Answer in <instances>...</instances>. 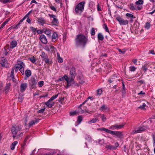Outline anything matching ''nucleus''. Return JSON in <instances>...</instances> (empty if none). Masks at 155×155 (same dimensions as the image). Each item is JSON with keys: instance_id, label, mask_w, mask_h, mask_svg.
Masks as SVG:
<instances>
[{"instance_id": "1", "label": "nucleus", "mask_w": 155, "mask_h": 155, "mask_svg": "<svg viewBox=\"0 0 155 155\" xmlns=\"http://www.w3.org/2000/svg\"><path fill=\"white\" fill-rule=\"evenodd\" d=\"M75 41L77 45L84 46L87 42L88 39L83 35L80 34L77 36Z\"/></svg>"}, {"instance_id": "2", "label": "nucleus", "mask_w": 155, "mask_h": 155, "mask_svg": "<svg viewBox=\"0 0 155 155\" xmlns=\"http://www.w3.org/2000/svg\"><path fill=\"white\" fill-rule=\"evenodd\" d=\"M85 3L84 2H82L76 6L75 11L77 14H80L83 11Z\"/></svg>"}, {"instance_id": "3", "label": "nucleus", "mask_w": 155, "mask_h": 155, "mask_svg": "<svg viewBox=\"0 0 155 155\" xmlns=\"http://www.w3.org/2000/svg\"><path fill=\"white\" fill-rule=\"evenodd\" d=\"M148 127H147L145 126L140 127H138L137 130H133L131 132V134H137L141 133L142 132L144 131Z\"/></svg>"}, {"instance_id": "4", "label": "nucleus", "mask_w": 155, "mask_h": 155, "mask_svg": "<svg viewBox=\"0 0 155 155\" xmlns=\"http://www.w3.org/2000/svg\"><path fill=\"white\" fill-rule=\"evenodd\" d=\"M86 101H85L82 104H81L79 107V108L80 109L79 110V112L80 113H83L85 112H87L89 114H91V111H89L87 110H86V107L84 106H82L86 102Z\"/></svg>"}, {"instance_id": "5", "label": "nucleus", "mask_w": 155, "mask_h": 155, "mask_svg": "<svg viewBox=\"0 0 155 155\" xmlns=\"http://www.w3.org/2000/svg\"><path fill=\"white\" fill-rule=\"evenodd\" d=\"M50 18H53V20L51 22V24L55 26H57L59 23L57 19L56 16L53 15H49Z\"/></svg>"}, {"instance_id": "6", "label": "nucleus", "mask_w": 155, "mask_h": 155, "mask_svg": "<svg viewBox=\"0 0 155 155\" xmlns=\"http://www.w3.org/2000/svg\"><path fill=\"white\" fill-rule=\"evenodd\" d=\"M116 19L121 25H126L128 24V22L127 20H124L120 17H117Z\"/></svg>"}, {"instance_id": "7", "label": "nucleus", "mask_w": 155, "mask_h": 155, "mask_svg": "<svg viewBox=\"0 0 155 155\" xmlns=\"http://www.w3.org/2000/svg\"><path fill=\"white\" fill-rule=\"evenodd\" d=\"M125 125V124L123 123L120 125H118L117 124H115L114 125H112L110 127V129H112L113 130L114 129H117L118 130L119 129H120L123 128L124 125Z\"/></svg>"}, {"instance_id": "8", "label": "nucleus", "mask_w": 155, "mask_h": 155, "mask_svg": "<svg viewBox=\"0 0 155 155\" xmlns=\"http://www.w3.org/2000/svg\"><path fill=\"white\" fill-rule=\"evenodd\" d=\"M37 82L34 78H31L29 84L31 88H34L36 87Z\"/></svg>"}, {"instance_id": "9", "label": "nucleus", "mask_w": 155, "mask_h": 155, "mask_svg": "<svg viewBox=\"0 0 155 155\" xmlns=\"http://www.w3.org/2000/svg\"><path fill=\"white\" fill-rule=\"evenodd\" d=\"M39 39L41 42L44 44H46L48 42V41L46 37L43 34H41L40 35Z\"/></svg>"}, {"instance_id": "10", "label": "nucleus", "mask_w": 155, "mask_h": 155, "mask_svg": "<svg viewBox=\"0 0 155 155\" xmlns=\"http://www.w3.org/2000/svg\"><path fill=\"white\" fill-rule=\"evenodd\" d=\"M110 134L112 135H115V137H120L122 135L120 131H111Z\"/></svg>"}, {"instance_id": "11", "label": "nucleus", "mask_w": 155, "mask_h": 155, "mask_svg": "<svg viewBox=\"0 0 155 155\" xmlns=\"http://www.w3.org/2000/svg\"><path fill=\"white\" fill-rule=\"evenodd\" d=\"M21 129V128H20L19 127H14L13 126L11 130L12 134H13L16 135L17 133L18 130H20Z\"/></svg>"}, {"instance_id": "12", "label": "nucleus", "mask_w": 155, "mask_h": 155, "mask_svg": "<svg viewBox=\"0 0 155 155\" xmlns=\"http://www.w3.org/2000/svg\"><path fill=\"white\" fill-rule=\"evenodd\" d=\"M27 87V84L26 83H22L20 86V91L21 92L25 91Z\"/></svg>"}, {"instance_id": "13", "label": "nucleus", "mask_w": 155, "mask_h": 155, "mask_svg": "<svg viewBox=\"0 0 155 155\" xmlns=\"http://www.w3.org/2000/svg\"><path fill=\"white\" fill-rule=\"evenodd\" d=\"M70 78H74L76 76L75 69L74 68H72L70 71Z\"/></svg>"}, {"instance_id": "14", "label": "nucleus", "mask_w": 155, "mask_h": 155, "mask_svg": "<svg viewBox=\"0 0 155 155\" xmlns=\"http://www.w3.org/2000/svg\"><path fill=\"white\" fill-rule=\"evenodd\" d=\"M74 78H67L66 80V81L67 82V84L66 86L65 87L66 88H68L71 85V84L72 83H73L74 81Z\"/></svg>"}, {"instance_id": "15", "label": "nucleus", "mask_w": 155, "mask_h": 155, "mask_svg": "<svg viewBox=\"0 0 155 155\" xmlns=\"http://www.w3.org/2000/svg\"><path fill=\"white\" fill-rule=\"evenodd\" d=\"M45 103L48 108H51L54 105V102H52L50 100H49L47 102H45Z\"/></svg>"}, {"instance_id": "16", "label": "nucleus", "mask_w": 155, "mask_h": 155, "mask_svg": "<svg viewBox=\"0 0 155 155\" xmlns=\"http://www.w3.org/2000/svg\"><path fill=\"white\" fill-rule=\"evenodd\" d=\"M25 74L26 77L25 78V79L26 80L27 78L30 77L31 74V70H26L25 72Z\"/></svg>"}, {"instance_id": "17", "label": "nucleus", "mask_w": 155, "mask_h": 155, "mask_svg": "<svg viewBox=\"0 0 155 155\" xmlns=\"http://www.w3.org/2000/svg\"><path fill=\"white\" fill-rule=\"evenodd\" d=\"M15 65L16 67L17 68H18L19 70L25 66V65L22 62H20V63H18L17 64Z\"/></svg>"}, {"instance_id": "18", "label": "nucleus", "mask_w": 155, "mask_h": 155, "mask_svg": "<svg viewBox=\"0 0 155 155\" xmlns=\"http://www.w3.org/2000/svg\"><path fill=\"white\" fill-rule=\"evenodd\" d=\"M58 35L55 32H54L52 35V41L54 42L55 41L58 39Z\"/></svg>"}, {"instance_id": "19", "label": "nucleus", "mask_w": 155, "mask_h": 155, "mask_svg": "<svg viewBox=\"0 0 155 155\" xmlns=\"http://www.w3.org/2000/svg\"><path fill=\"white\" fill-rule=\"evenodd\" d=\"M0 61L1 64L3 66H4L7 63L6 60H5L4 58H2L0 59Z\"/></svg>"}, {"instance_id": "20", "label": "nucleus", "mask_w": 155, "mask_h": 155, "mask_svg": "<svg viewBox=\"0 0 155 155\" xmlns=\"http://www.w3.org/2000/svg\"><path fill=\"white\" fill-rule=\"evenodd\" d=\"M17 42L15 41H13L10 43V48L12 49L15 47L17 45Z\"/></svg>"}, {"instance_id": "21", "label": "nucleus", "mask_w": 155, "mask_h": 155, "mask_svg": "<svg viewBox=\"0 0 155 155\" xmlns=\"http://www.w3.org/2000/svg\"><path fill=\"white\" fill-rule=\"evenodd\" d=\"M38 21L39 23H41L42 25L45 23V20L43 18H38Z\"/></svg>"}, {"instance_id": "22", "label": "nucleus", "mask_w": 155, "mask_h": 155, "mask_svg": "<svg viewBox=\"0 0 155 155\" xmlns=\"http://www.w3.org/2000/svg\"><path fill=\"white\" fill-rule=\"evenodd\" d=\"M98 120V118L97 117L94 118L92 120L88 121V123L89 124H91L94 123H95L96 121Z\"/></svg>"}, {"instance_id": "23", "label": "nucleus", "mask_w": 155, "mask_h": 155, "mask_svg": "<svg viewBox=\"0 0 155 155\" xmlns=\"http://www.w3.org/2000/svg\"><path fill=\"white\" fill-rule=\"evenodd\" d=\"M38 120L37 119H35L34 121H31L29 123V127H30L32 125L35 124V123H38Z\"/></svg>"}, {"instance_id": "24", "label": "nucleus", "mask_w": 155, "mask_h": 155, "mask_svg": "<svg viewBox=\"0 0 155 155\" xmlns=\"http://www.w3.org/2000/svg\"><path fill=\"white\" fill-rule=\"evenodd\" d=\"M58 57V60L59 62L61 63L63 62V59L60 56L59 54L58 53H57Z\"/></svg>"}, {"instance_id": "25", "label": "nucleus", "mask_w": 155, "mask_h": 155, "mask_svg": "<svg viewBox=\"0 0 155 155\" xmlns=\"http://www.w3.org/2000/svg\"><path fill=\"white\" fill-rule=\"evenodd\" d=\"M18 142L17 141H15L13 143L11 146V149L12 150H13L15 148V146L17 144Z\"/></svg>"}, {"instance_id": "26", "label": "nucleus", "mask_w": 155, "mask_h": 155, "mask_svg": "<svg viewBox=\"0 0 155 155\" xmlns=\"http://www.w3.org/2000/svg\"><path fill=\"white\" fill-rule=\"evenodd\" d=\"M10 86V84L9 83L6 84L5 88V91L6 93H7L9 90V88Z\"/></svg>"}, {"instance_id": "27", "label": "nucleus", "mask_w": 155, "mask_h": 155, "mask_svg": "<svg viewBox=\"0 0 155 155\" xmlns=\"http://www.w3.org/2000/svg\"><path fill=\"white\" fill-rule=\"evenodd\" d=\"M105 147L107 149L110 150H114L116 149V147H114L111 145H107Z\"/></svg>"}, {"instance_id": "28", "label": "nucleus", "mask_w": 155, "mask_h": 155, "mask_svg": "<svg viewBox=\"0 0 155 155\" xmlns=\"http://www.w3.org/2000/svg\"><path fill=\"white\" fill-rule=\"evenodd\" d=\"M41 56V58L43 59V60L45 59H46L48 57L47 55L45 54V52L43 51L41 53V54L40 55Z\"/></svg>"}, {"instance_id": "29", "label": "nucleus", "mask_w": 155, "mask_h": 155, "mask_svg": "<svg viewBox=\"0 0 155 155\" xmlns=\"http://www.w3.org/2000/svg\"><path fill=\"white\" fill-rule=\"evenodd\" d=\"M68 78V77L66 75L64 74L63 77L60 78L59 79V81H62L64 80H66Z\"/></svg>"}, {"instance_id": "30", "label": "nucleus", "mask_w": 155, "mask_h": 155, "mask_svg": "<svg viewBox=\"0 0 155 155\" xmlns=\"http://www.w3.org/2000/svg\"><path fill=\"white\" fill-rule=\"evenodd\" d=\"M100 130L101 131L103 130L105 131L106 132L109 133L110 134V132L111 131V130H109L107 129L104 128H100Z\"/></svg>"}, {"instance_id": "31", "label": "nucleus", "mask_w": 155, "mask_h": 155, "mask_svg": "<svg viewBox=\"0 0 155 155\" xmlns=\"http://www.w3.org/2000/svg\"><path fill=\"white\" fill-rule=\"evenodd\" d=\"M44 33L50 36L51 34V31L49 29H46L45 30Z\"/></svg>"}, {"instance_id": "32", "label": "nucleus", "mask_w": 155, "mask_h": 155, "mask_svg": "<svg viewBox=\"0 0 155 155\" xmlns=\"http://www.w3.org/2000/svg\"><path fill=\"white\" fill-rule=\"evenodd\" d=\"M126 16L127 17H130L131 18V21H133L132 19L135 18L132 14L130 13H127L126 14Z\"/></svg>"}, {"instance_id": "33", "label": "nucleus", "mask_w": 155, "mask_h": 155, "mask_svg": "<svg viewBox=\"0 0 155 155\" xmlns=\"http://www.w3.org/2000/svg\"><path fill=\"white\" fill-rule=\"evenodd\" d=\"M98 39L101 40V41L103 40L104 39V37L102 34L99 33L98 35Z\"/></svg>"}, {"instance_id": "34", "label": "nucleus", "mask_w": 155, "mask_h": 155, "mask_svg": "<svg viewBox=\"0 0 155 155\" xmlns=\"http://www.w3.org/2000/svg\"><path fill=\"white\" fill-rule=\"evenodd\" d=\"M143 0H139L135 2V4L137 5H139L143 4Z\"/></svg>"}, {"instance_id": "35", "label": "nucleus", "mask_w": 155, "mask_h": 155, "mask_svg": "<svg viewBox=\"0 0 155 155\" xmlns=\"http://www.w3.org/2000/svg\"><path fill=\"white\" fill-rule=\"evenodd\" d=\"M14 69L12 68V71H11V74L10 75V77L12 78L13 81H14Z\"/></svg>"}, {"instance_id": "36", "label": "nucleus", "mask_w": 155, "mask_h": 155, "mask_svg": "<svg viewBox=\"0 0 155 155\" xmlns=\"http://www.w3.org/2000/svg\"><path fill=\"white\" fill-rule=\"evenodd\" d=\"M23 96V94L21 95V94H19V96L18 97V101L19 102H22V101H23V97H22Z\"/></svg>"}, {"instance_id": "37", "label": "nucleus", "mask_w": 155, "mask_h": 155, "mask_svg": "<svg viewBox=\"0 0 155 155\" xmlns=\"http://www.w3.org/2000/svg\"><path fill=\"white\" fill-rule=\"evenodd\" d=\"M51 48V45H47L45 47V49L48 51H50Z\"/></svg>"}, {"instance_id": "38", "label": "nucleus", "mask_w": 155, "mask_h": 155, "mask_svg": "<svg viewBox=\"0 0 155 155\" xmlns=\"http://www.w3.org/2000/svg\"><path fill=\"white\" fill-rule=\"evenodd\" d=\"M100 110L102 111H105L107 109V107L105 105H102L100 108Z\"/></svg>"}, {"instance_id": "39", "label": "nucleus", "mask_w": 155, "mask_h": 155, "mask_svg": "<svg viewBox=\"0 0 155 155\" xmlns=\"http://www.w3.org/2000/svg\"><path fill=\"white\" fill-rule=\"evenodd\" d=\"M146 106V104L145 103H143L142 105L140 106L139 108L142 110H144L145 109V107Z\"/></svg>"}, {"instance_id": "40", "label": "nucleus", "mask_w": 155, "mask_h": 155, "mask_svg": "<svg viewBox=\"0 0 155 155\" xmlns=\"http://www.w3.org/2000/svg\"><path fill=\"white\" fill-rule=\"evenodd\" d=\"M103 28L105 29L106 31L107 32H109V31L108 28L107 27V25L104 24L103 25Z\"/></svg>"}, {"instance_id": "41", "label": "nucleus", "mask_w": 155, "mask_h": 155, "mask_svg": "<svg viewBox=\"0 0 155 155\" xmlns=\"http://www.w3.org/2000/svg\"><path fill=\"white\" fill-rule=\"evenodd\" d=\"M30 28L31 29L32 31V32L34 33V34H35L37 31V29L34 28L33 27H30Z\"/></svg>"}, {"instance_id": "42", "label": "nucleus", "mask_w": 155, "mask_h": 155, "mask_svg": "<svg viewBox=\"0 0 155 155\" xmlns=\"http://www.w3.org/2000/svg\"><path fill=\"white\" fill-rule=\"evenodd\" d=\"M58 94H57L56 95H54L52 96L49 100H51V101H52L58 97Z\"/></svg>"}, {"instance_id": "43", "label": "nucleus", "mask_w": 155, "mask_h": 155, "mask_svg": "<svg viewBox=\"0 0 155 155\" xmlns=\"http://www.w3.org/2000/svg\"><path fill=\"white\" fill-rule=\"evenodd\" d=\"M1 1L4 4H6L11 2V0H1Z\"/></svg>"}, {"instance_id": "44", "label": "nucleus", "mask_w": 155, "mask_h": 155, "mask_svg": "<svg viewBox=\"0 0 155 155\" xmlns=\"http://www.w3.org/2000/svg\"><path fill=\"white\" fill-rule=\"evenodd\" d=\"M136 68L134 66H131L130 67V70L131 71H134Z\"/></svg>"}, {"instance_id": "45", "label": "nucleus", "mask_w": 155, "mask_h": 155, "mask_svg": "<svg viewBox=\"0 0 155 155\" xmlns=\"http://www.w3.org/2000/svg\"><path fill=\"white\" fill-rule=\"evenodd\" d=\"M82 120V117L81 116H79L78 117V119L77 120V121H78L79 123H80Z\"/></svg>"}, {"instance_id": "46", "label": "nucleus", "mask_w": 155, "mask_h": 155, "mask_svg": "<svg viewBox=\"0 0 155 155\" xmlns=\"http://www.w3.org/2000/svg\"><path fill=\"white\" fill-rule=\"evenodd\" d=\"M150 26V24L149 22H147L145 25V28L147 29H149Z\"/></svg>"}, {"instance_id": "47", "label": "nucleus", "mask_w": 155, "mask_h": 155, "mask_svg": "<svg viewBox=\"0 0 155 155\" xmlns=\"http://www.w3.org/2000/svg\"><path fill=\"white\" fill-rule=\"evenodd\" d=\"M51 48H50V51H51L53 52H54L56 50V48L53 46L51 45Z\"/></svg>"}, {"instance_id": "48", "label": "nucleus", "mask_w": 155, "mask_h": 155, "mask_svg": "<svg viewBox=\"0 0 155 155\" xmlns=\"http://www.w3.org/2000/svg\"><path fill=\"white\" fill-rule=\"evenodd\" d=\"M102 90L101 89H98L97 90V93L98 95H100L102 93Z\"/></svg>"}, {"instance_id": "49", "label": "nucleus", "mask_w": 155, "mask_h": 155, "mask_svg": "<svg viewBox=\"0 0 155 155\" xmlns=\"http://www.w3.org/2000/svg\"><path fill=\"white\" fill-rule=\"evenodd\" d=\"M44 84V81H41L38 83V85L39 87H42Z\"/></svg>"}, {"instance_id": "50", "label": "nucleus", "mask_w": 155, "mask_h": 155, "mask_svg": "<svg viewBox=\"0 0 155 155\" xmlns=\"http://www.w3.org/2000/svg\"><path fill=\"white\" fill-rule=\"evenodd\" d=\"M130 9L132 10H134L136 9V8L134 7L133 4H130Z\"/></svg>"}, {"instance_id": "51", "label": "nucleus", "mask_w": 155, "mask_h": 155, "mask_svg": "<svg viewBox=\"0 0 155 155\" xmlns=\"http://www.w3.org/2000/svg\"><path fill=\"white\" fill-rule=\"evenodd\" d=\"M30 60L32 63H34L36 61L34 57H33L30 58Z\"/></svg>"}, {"instance_id": "52", "label": "nucleus", "mask_w": 155, "mask_h": 155, "mask_svg": "<svg viewBox=\"0 0 155 155\" xmlns=\"http://www.w3.org/2000/svg\"><path fill=\"white\" fill-rule=\"evenodd\" d=\"M77 112L75 111H73L72 112H70V114L71 116H74L76 114Z\"/></svg>"}, {"instance_id": "53", "label": "nucleus", "mask_w": 155, "mask_h": 155, "mask_svg": "<svg viewBox=\"0 0 155 155\" xmlns=\"http://www.w3.org/2000/svg\"><path fill=\"white\" fill-rule=\"evenodd\" d=\"M142 69L145 72L147 71V66L145 65H144L142 68Z\"/></svg>"}, {"instance_id": "54", "label": "nucleus", "mask_w": 155, "mask_h": 155, "mask_svg": "<svg viewBox=\"0 0 155 155\" xmlns=\"http://www.w3.org/2000/svg\"><path fill=\"white\" fill-rule=\"evenodd\" d=\"M91 33L92 35H94L95 34V31L94 28H92L91 29Z\"/></svg>"}, {"instance_id": "55", "label": "nucleus", "mask_w": 155, "mask_h": 155, "mask_svg": "<svg viewBox=\"0 0 155 155\" xmlns=\"http://www.w3.org/2000/svg\"><path fill=\"white\" fill-rule=\"evenodd\" d=\"M45 108H42L38 111V112L40 113H42L45 111Z\"/></svg>"}, {"instance_id": "56", "label": "nucleus", "mask_w": 155, "mask_h": 155, "mask_svg": "<svg viewBox=\"0 0 155 155\" xmlns=\"http://www.w3.org/2000/svg\"><path fill=\"white\" fill-rule=\"evenodd\" d=\"M47 64H48L49 62V59L48 58V57L46 58V59H45L43 60Z\"/></svg>"}, {"instance_id": "57", "label": "nucleus", "mask_w": 155, "mask_h": 155, "mask_svg": "<svg viewBox=\"0 0 155 155\" xmlns=\"http://www.w3.org/2000/svg\"><path fill=\"white\" fill-rule=\"evenodd\" d=\"M101 118L103 121H104L106 120V117L103 115H102Z\"/></svg>"}, {"instance_id": "58", "label": "nucleus", "mask_w": 155, "mask_h": 155, "mask_svg": "<svg viewBox=\"0 0 155 155\" xmlns=\"http://www.w3.org/2000/svg\"><path fill=\"white\" fill-rule=\"evenodd\" d=\"M21 72V74L23 75L24 74V67L22 68L21 69H20L19 70Z\"/></svg>"}, {"instance_id": "59", "label": "nucleus", "mask_w": 155, "mask_h": 155, "mask_svg": "<svg viewBox=\"0 0 155 155\" xmlns=\"http://www.w3.org/2000/svg\"><path fill=\"white\" fill-rule=\"evenodd\" d=\"M118 50L120 52H121L123 54H124L126 52V51L124 50H123V51H122L121 49H118Z\"/></svg>"}, {"instance_id": "60", "label": "nucleus", "mask_w": 155, "mask_h": 155, "mask_svg": "<svg viewBox=\"0 0 155 155\" xmlns=\"http://www.w3.org/2000/svg\"><path fill=\"white\" fill-rule=\"evenodd\" d=\"M104 142V140L103 139L100 140H99V143L101 144L102 145Z\"/></svg>"}, {"instance_id": "61", "label": "nucleus", "mask_w": 155, "mask_h": 155, "mask_svg": "<svg viewBox=\"0 0 155 155\" xmlns=\"http://www.w3.org/2000/svg\"><path fill=\"white\" fill-rule=\"evenodd\" d=\"M25 147H24V146H21V150H20V153H22L23 152V150L24 149Z\"/></svg>"}, {"instance_id": "62", "label": "nucleus", "mask_w": 155, "mask_h": 155, "mask_svg": "<svg viewBox=\"0 0 155 155\" xmlns=\"http://www.w3.org/2000/svg\"><path fill=\"white\" fill-rule=\"evenodd\" d=\"M50 8L51 10H52L55 12L56 11V9L54 6H50Z\"/></svg>"}, {"instance_id": "63", "label": "nucleus", "mask_w": 155, "mask_h": 155, "mask_svg": "<svg viewBox=\"0 0 155 155\" xmlns=\"http://www.w3.org/2000/svg\"><path fill=\"white\" fill-rule=\"evenodd\" d=\"M31 11H29L25 16V18H28L29 17V15L31 13Z\"/></svg>"}, {"instance_id": "64", "label": "nucleus", "mask_w": 155, "mask_h": 155, "mask_svg": "<svg viewBox=\"0 0 155 155\" xmlns=\"http://www.w3.org/2000/svg\"><path fill=\"white\" fill-rule=\"evenodd\" d=\"M64 97H61L59 99L58 101L60 102H61V103H62V102L64 100Z\"/></svg>"}]
</instances>
